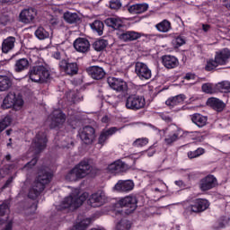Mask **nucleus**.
I'll list each match as a JSON object with an SVG mask.
<instances>
[{
	"mask_svg": "<svg viewBox=\"0 0 230 230\" xmlns=\"http://www.w3.org/2000/svg\"><path fill=\"white\" fill-rule=\"evenodd\" d=\"M79 188L74 189L69 196L66 197L64 200L57 207L58 211H64V209H76L80 208L89 198V193L83 192Z\"/></svg>",
	"mask_w": 230,
	"mask_h": 230,
	"instance_id": "1",
	"label": "nucleus"
},
{
	"mask_svg": "<svg viewBox=\"0 0 230 230\" xmlns=\"http://www.w3.org/2000/svg\"><path fill=\"white\" fill-rule=\"evenodd\" d=\"M53 179V173L48 172V169H41L38 172V178L33 182L31 188L29 190V199H37L42 191H44V186L49 184Z\"/></svg>",
	"mask_w": 230,
	"mask_h": 230,
	"instance_id": "2",
	"label": "nucleus"
},
{
	"mask_svg": "<svg viewBox=\"0 0 230 230\" xmlns=\"http://www.w3.org/2000/svg\"><path fill=\"white\" fill-rule=\"evenodd\" d=\"M230 60V49L227 48L221 49L215 52L214 58L207 61L205 66L206 71H213L219 66H227Z\"/></svg>",
	"mask_w": 230,
	"mask_h": 230,
	"instance_id": "3",
	"label": "nucleus"
},
{
	"mask_svg": "<svg viewBox=\"0 0 230 230\" xmlns=\"http://www.w3.org/2000/svg\"><path fill=\"white\" fill-rule=\"evenodd\" d=\"M49 70L44 65L34 66L29 71V78L36 84H46L49 79Z\"/></svg>",
	"mask_w": 230,
	"mask_h": 230,
	"instance_id": "4",
	"label": "nucleus"
},
{
	"mask_svg": "<svg viewBox=\"0 0 230 230\" xmlns=\"http://www.w3.org/2000/svg\"><path fill=\"white\" fill-rule=\"evenodd\" d=\"M24 106V100L22 95L15 94V93H9L4 99L1 105L2 109H14V111H21Z\"/></svg>",
	"mask_w": 230,
	"mask_h": 230,
	"instance_id": "5",
	"label": "nucleus"
},
{
	"mask_svg": "<svg viewBox=\"0 0 230 230\" xmlns=\"http://www.w3.org/2000/svg\"><path fill=\"white\" fill-rule=\"evenodd\" d=\"M145 105H146L145 97L137 94L128 95L125 102V107L128 111H139L144 109Z\"/></svg>",
	"mask_w": 230,
	"mask_h": 230,
	"instance_id": "6",
	"label": "nucleus"
},
{
	"mask_svg": "<svg viewBox=\"0 0 230 230\" xmlns=\"http://www.w3.org/2000/svg\"><path fill=\"white\" fill-rule=\"evenodd\" d=\"M118 206L120 208H126V215H130V213L136 211L137 208V199L136 196H127L118 201Z\"/></svg>",
	"mask_w": 230,
	"mask_h": 230,
	"instance_id": "7",
	"label": "nucleus"
},
{
	"mask_svg": "<svg viewBox=\"0 0 230 230\" xmlns=\"http://www.w3.org/2000/svg\"><path fill=\"white\" fill-rule=\"evenodd\" d=\"M164 134V144L167 146H172L173 143L179 141V137L181 136V128H179L177 126H171L166 129Z\"/></svg>",
	"mask_w": 230,
	"mask_h": 230,
	"instance_id": "8",
	"label": "nucleus"
},
{
	"mask_svg": "<svg viewBox=\"0 0 230 230\" xmlns=\"http://www.w3.org/2000/svg\"><path fill=\"white\" fill-rule=\"evenodd\" d=\"M48 122L50 128H57V127H60V125H64L66 122V114L61 110H54L49 116Z\"/></svg>",
	"mask_w": 230,
	"mask_h": 230,
	"instance_id": "9",
	"label": "nucleus"
},
{
	"mask_svg": "<svg viewBox=\"0 0 230 230\" xmlns=\"http://www.w3.org/2000/svg\"><path fill=\"white\" fill-rule=\"evenodd\" d=\"M135 73L140 80H150L152 78V70L143 62H137L135 64Z\"/></svg>",
	"mask_w": 230,
	"mask_h": 230,
	"instance_id": "10",
	"label": "nucleus"
},
{
	"mask_svg": "<svg viewBox=\"0 0 230 230\" xmlns=\"http://www.w3.org/2000/svg\"><path fill=\"white\" fill-rule=\"evenodd\" d=\"M48 143L45 132H39L32 141L31 147L34 149L35 154H40Z\"/></svg>",
	"mask_w": 230,
	"mask_h": 230,
	"instance_id": "11",
	"label": "nucleus"
},
{
	"mask_svg": "<svg viewBox=\"0 0 230 230\" xmlns=\"http://www.w3.org/2000/svg\"><path fill=\"white\" fill-rule=\"evenodd\" d=\"M128 164L119 160L109 164L107 167V172L112 175H119V173H125L128 172Z\"/></svg>",
	"mask_w": 230,
	"mask_h": 230,
	"instance_id": "12",
	"label": "nucleus"
},
{
	"mask_svg": "<svg viewBox=\"0 0 230 230\" xmlns=\"http://www.w3.org/2000/svg\"><path fill=\"white\" fill-rule=\"evenodd\" d=\"M79 137L84 145H91L94 141V128L91 126H86L79 130Z\"/></svg>",
	"mask_w": 230,
	"mask_h": 230,
	"instance_id": "13",
	"label": "nucleus"
},
{
	"mask_svg": "<svg viewBox=\"0 0 230 230\" xmlns=\"http://www.w3.org/2000/svg\"><path fill=\"white\" fill-rule=\"evenodd\" d=\"M107 196H105V192H96L88 198L87 204L91 206V208H100V206L105 204Z\"/></svg>",
	"mask_w": 230,
	"mask_h": 230,
	"instance_id": "14",
	"label": "nucleus"
},
{
	"mask_svg": "<svg viewBox=\"0 0 230 230\" xmlns=\"http://www.w3.org/2000/svg\"><path fill=\"white\" fill-rule=\"evenodd\" d=\"M136 184L132 180H119L114 186V190L119 193H130Z\"/></svg>",
	"mask_w": 230,
	"mask_h": 230,
	"instance_id": "15",
	"label": "nucleus"
},
{
	"mask_svg": "<svg viewBox=\"0 0 230 230\" xmlns=\"http://www.w3.org/2000/svg\"><path fill=\"white\" fill-rule=\"evenodd\" d=\"M208 208H209V201L206 199H196L189 207L192 213H202Z\"/></svg>",
	"mask_w": 230,
	"mask_h": 230,
	"instance_id": "16",
	"label": "nucleus"
},
{
	"mask_svg": "<svg viewBox=\"0 0 230 230\" xmlns=\"http://www.w3.org/2000/svg\"><path fill=\"white\" fill-rule=\"evenodd\" d=\"M217 184V178L209 174L200 180L199 189L201 190V191H209V190H213V188H215Z\"/></svg>",
	"mask_w": 230,
	"mask_h": 230,
	"instance_id": "17",
	"label": "nucleus"
},
{
	"mask_svg": "<svg viewBox=\"0 0 230 230\" xmlns=\"http://www.w3.org/2000/svg\"><path fill=\"white\" fill-rule=\"evenodd\" d=\"M108 84L113 91H117V93H123V91L127 90V83L119 78L109 77Z\"/></svg>",
	"mask_w": 230,
	"mask_h": 230,
	"instance_id": "18",
	"label": "nucleus"
},
{
	"mask_svg": "<svg viewBox=\"0 0 230 230\" xmlns=\"http://www.w3.org/2000/svg\"><path fill=\"white\" fill-rule=\"evenodd\" d=\"M35 17H37V11L33 8L24 9L20 13V21L24 22V24L33 22Z\"/></svg>",
	"mask_w": 230,
	"mask_h": 230,
	"instance_id": "19",
	"label": "nucleus"
},
{
	"mask_svg": "<svg viewBox=\"0 0 230 230\" xmlns=\"http://www.w3.org/2000/svg\"><path fill=\"white\" fill-rule=\"evenodd\" d=\"M59 67L61 71H64L66 75H76V73H78V65H76V63H69L66 59L59 62Z\"/></svg>",
	"mask_w": 230,
	"mask_h": 230,
	"instance_id": "20",
	"label": "nucleus"
},
{
	"mask_svg": "<svg viewBox=\"0 0 230 230\" xmlns=\"http://www.w3.org/2000/svg\"><path fill=\"white\" fill-rule=\"evenodd\" d=\"M74 48L79 53H87L89 48H91V43H89L87 39L78 38L74 41Z\"/></svg>",
	"mask_w": 230,
	"mask_h": 230,
	"instance_id": "21",
	"label": "nucleus"
},
{
	"mask_svg": "<svg viewBox=\"0 0 230 230\" xmlns=\"http://www.w3.org/2000/svg\"><path fill=\"white\" fill-rule=\"evenodd\" d=\"M143 34L141 32L128 31L122 32L119 35V40H123V42H131L132 40H137V39H141Z\"/></svg>",
	"mask_w": 230,
	"mask_h": 230,
	"instance_id": "22",
	"label": "nucleus"
},
{
	"mask_svg": "<svg viewBox=\"0 0 230 230\" xmlns=\"http://www.w3.org/2000/svg\"><path fill=\"white\" fill-rule=\"evenodd\" d=\"M117 131H118V128H116V127L102 130L99 136L98 144L102 145V146H103V145H105L107 143V141H109V138L111 136H114V134H116Z\"/></svg>",
	"mask_w": 230,
	"mask_h": 230,
	"instance_id": "23",
	"label": "nucleus"
},
{
	"mask_svg": "<svg viewBox=\"0 0 230 230\" xmlns=\"http://www.w3.org/2000/svg\"><path fill=\"white\" fill-rule=\"evenodd\" d=\"M184 100H186V95L181 93L174 97H170L169 99H167L165 104L170 109H175V107L182 105V103H184Z\"/></svg>",
	"mask_w": 230,
	"mask_h": 230,
	"instance_id": "24",
	"label": "nucleus"
},
{
	"mask_svg": "<svg viewBox=\"0 0 230 230\" xmlns=\"http://www.w3.org/2000/svg\"><path fill=\"white\" fill-rule=\"evenodd\" d=\"M162 63L167 69H175L179 66V59L174 56L166 55L162 58Z\"/></svg>",
	"mask_w": 230,
	"mask_h": 230,
	"instance_id": "25",
	"label": "nucleus"
},
{
	"mask_svg": "<svg viewBox=\"0 0 230 230\" xmlns=\"http://www.w3.org/2000/svg\"><path fill=\"white\" fill-rule=\"evenodd\" d=\"M77 170L79 171V173H81L82 177H87L89 173L93 172V167L91 164H89L88 160H83L80 164L75 165Z\"/></svg>",
	"mask_w": 230,
	"mask_h": 230,
	"instance_id": "26",
	"label": "nucleus"
},
{
	"mask_svg": "<svg viewBox=\"0 0 230 230\" xmlns=\"http://www.w3.org/2000/svg\"><path fill=\"white\" fill-rule=\"evenodd\" d=\"M88 75L93 78V80H102L105 76V71L100 66H90L87 69Z\"/></svg>",
	"mask_w": 230,
	"mask_h": 230,
	"instance_id": "27",
	"label": "nucleus"
},
{
	"mask_svg": "<svg viewBox=\"0 0 230 230\" xmlns=\"http://www.w3.org/2000/svg\"><path fill=\"white\" fill-rule=\"evenodd\" d=\"M8 215H10V202L4 201L0 205V225L8 222Z\"/></svg>",
	"mask_w": 230,
	"mask_h": 230,
	"instance_id": "28",
	"label": "nucleus"
},
{
	"mask_svg": "<svg viewBox=\"0 0 230 230\" xmlns=\"http://www.w3.org/2000/svg\"><path fill=\"white\" fill-rule=\"evenodd\" d=\"M190 119L194 125L202 128V127H206L208 124V118L200 113H194L190 115Z\"/></svg>",
	"mask_w": 230,
	"mask_h": 230,
	"instance_id": "29",
	"label": "nucleus"
},
{
	"mask_svg": "<svg viewBox=\"0 0 230 230\" xmlns=\"http://www.w3.org/2000/svg\"><path fill=\"white\" fill-rule=\"evenodd\" d=\"M207 103L209 105V107H212V109L217 112H222V111H224L226 108V103L215 97L208 98Z\"/></svg>",
	"mask_w": 230,
	"mask_h": 230,
	"instance_id": "30",
	"label": "nucleus"
},
{
	"mask_svg": "<svg viewBox=\"0 0 230 230\" xmlns=\"http://www.w3.org/2000/svg\"><path fill=\"white\" fill-rule=\"evenodd\" d=\"M104 22L106 26L113 28V30H119V28L123 27V20L118 16L107 18Z\"/></svg>",
	"mask_w": 230,
	"mask_h": 230,
	"instance_id": "31",
	"label": "nucleus"
},
{
	"mask_svg": "<svg viewBox=\"0 0 230 230\" xmlns=\"http://www.w3.org/2000/svg\"><path fill=\"white\" fill-rule=\"evenodd\" d=\"M80 179H84V177L76 166L70 170L69 172L66 175V181H68V182H76V181H80Z\"/></svg>",
	"mask_w": 230,
	"mask_h": 230,
	"instance_id": "32",
	"label": "nucleus"
},
{
	"mask_svg": "<svg viewBox=\"0 0 230 230\" xmlns=\"http://www.w3.org/2000/svg\"><path fill=\"white\" fill-rule=\"evenodd\" d=\"M155 28L160 33H168V31H172V22L164 19L162 22L156 23Z\"/></svg>",
	"mask_w": 230,
	"mask_h": 230,
	"instance_id": "33",
	"label": "nucleus"
},
{
	"mask_svg": "<svg viewBox=\"0 0 230 230\" xmlns=\"http://www.w3.org/2000/svg\"><path fill=\"white\" fill-rule=\"evenodd\" d=\"M146 10H148V4H137L130 5L128 8V11L129 12V13H133V14L145 13Z\"/></svg>",
	"mask_w": 230,
	"mask_h": 230,
	"instance_id": "34",
	"label": "nucleus"
},
{
	"mask_svg": "<svg viewBox=\"0 0 230 230\" xmlns=\"http://www.w3.org/2000/svg\"><path fill=\"white\" fill-rule=\"evenodd\" d=\"M15 48V38L8 37L2 43V51L3 53H8L12 51V49Z\"/></svg>",
	"mask_w": 230,
	"mask_h": 230,
	"instance_id": "35",
	"label": "nucleus"
},
{
	"mask_svg": "<svg viewBox=\"0 0 230 230\" xmlns=\"http://www.w3.org/2000/svg\"><path fill=\"white\" fill-rule=\"evenodd\" d=\"M30 67V61L27 58H20L16 61L14 69L16 73H21L22 71H26Z\"/></svg>",
	"mask_w": 230,
	"mask_h": 230,
	"instance_id": "36",
	"label": "nucleus"
},
{
	"mask_svg": "<svg viewBox=\"0 0 230 230\" xmlns=\"http://www.w3.org/2000/svg\"><path fill=\"white\" fill-rule=\"evenodd\" d=\"M91 222H93V219L89 217L81 221L78 220L71 230H85L87 227H89V226H91Z\"/></svg>",
	"mask_w": 230,
	"mask_h": 230,
	"instance_id": "37",
	"label": "nucleus"
},
{
	"mask_svg": "<svg viewBox=\"0 0 230 230\" xmlns=\"http://www.w3.org/2000/svg\"><path fill=\"white\" fill-rule=\"evenodd\" d=\"M12 87V81L6 75H0V93L8 91Z\"/></svg>",
	"mask_w": 230,
	"mask_h": 230,
	"instance_id": "38",
	"label": "nucleus"
},
{
	"mask_svg": "<svg viewBox=\"0 0 230 230\" xmlns=\"http://www.w3.org/2000/svg\"><path fill=\"white\" fill-rule=\"evenodd\" d=\"M90 28L93 30V31H95V33H97L99 36L103 35V22L95 20L93 23L90 24Z\"/></svg>",
	"mask_w": 230,
	"mask_h": 230,
	"instance_id": "39",
	"label": "nucleus"
},
{
	"mask_svg": "<svg viewBox=\"0 0 230 230\" xmlns=\"http://www.w3.org/2000/svg\"><path fill=\"white\" fill-rule=\"evenodd\" d=\"M64 19L68 24H75L77 21H80V18L78 17V13H71L66 12L64 13Z\"/></svg>",
	"mask_w": 230,
	"mask_h": 230,
	"instance_id": "40",
	"label": "nucleus"
},
{
	"mask_svg": "<svg viewBox=\"0 0 230 230\" xmlns=\"http://www.w3.org/2000/svg\"><path fill=\"white\" fill-rule=\"evenodd\" d=\"M35 37H37V39H39L40 40L49 39V31H46L44 27H39L35 31Z\"/></svg>",
	"mask_w": 230,
	"mask_h": 230,
	"instance_id": "41",
	"label": "nucleus"
},
{
	"mask_svg": "<svg viewBox=\"0 0 230 230\" xmlns=\"http://www.w3.org/2000/svg\"><path fill=\"white\" fill-rule=\"evenodd\" d=\"M172 44L173 48L179 49L181 46H184V44H186V38L181 35L175 36L172 40Z\"/></svg>",
	"mask_w": 230,
	"mask_h": 230,
	"instance_id": "42",
	"label": "nucleus"
},
{
	"mask_svg": "<svg viewBox=\"0 0 230 230\" xmlns=\"http://www.w3.org/2000/svg\"><path fill=\"white\" fill-rule=\"evenodd\" d=\"M216 89L220 93H230V82L223 81L216 84Z\"/></svg>",
	"mask_w": 230,
	"mask_h": 230,
	"instance_id": "43",
	"label": "nucleus"
},
{
	"mask_svg": "<svg viewBox=\"0 0 230 230\" xmlns=\"http://www.w3.org/2000/svg\"><path fill=\"white\" fill-rule=\"evenodd\" d=\"M109 45V41L106 40H98L95 42H93V49L95 51H103L105 48Z\"/></svg>",
	"mask_w": 230,
	"mask_h": 230,
	"instance_id": "44",
	"label": "nucleus"
},
{
	"mask_svg": "<svg viewBox=\"0 0 230 230\" xmlns=\"http://www.w3.org/2000/svg\"><path fill=\"white\" fill-rule=\"evenodd\" d=\"M206 150L202 147H199L198 149L194 151H189L187 153V155L189 159H196V157H200V155H204Z\"/></svg>",
	"mask_w": 230,
	"mask_h": 230,
	"instance_id": "45",
	"label": "nucleus"
},
{
	"mask_svg": "<svg viewBox=\"0 0 230 230\" xmlns=\"http://www.w3.org/2000/svg\"><path fill=\"white\" fill-rule=\"evenodd\" d=\"M148 138L147 137H140L137 138L133 143L132 146H135L136 148H141L143 146H146L148 145Z\"/></svg>",
	"mask_w": 230,
	"mask_h": 230,
	"instance_id": "46",
	"label": "nucleus"
},
{
	"mask_svg": "<svg viewBox=\"0 0 230 230\" xmlns=\"http://www.w3.org/2000/svg\"><path fill=\"white\" fill-rule=\"evenodd\" d=\"M130 221L127 219H122L120 222L117 224L115 230H128L130 229Z\"/></svg>",
	"mask_w": 230,
	"mask_h": 230,
	"instance_id": "47",
	"label": "nucleus"
},
{
	"mask_svg": "<svg viewBox=\"0 0 230 230\" xmlns=\"http://www.w3.org/2000/svg\"><path fill=\"white\" fill-rule=\"evenodd\" d=\"M12 124V118L5 117L3 120L0 121V132H3L4 128H7Z\"/></svg>",
	"mask_w": 230,
	"mask_h": 230,
	"instance_id": "48",
	"label": "nucleus"
},
{
	"mask_svg": "<svg viewBox=\"0 0 230 230\" xmlns=\"http://www.w3.org/2000/svg\"><path fill=\"white\" fill-rule=\"evenodd\" d=\"M201 89L203 93H206V94H213V93H215V90L213 89V84L210 83L203 84Z\"/></svg>",
	"mask_w": 230,
	"mask_h": 230,
	"instance_id": "49",
	"label": "nucleus"
},
{
	"mask_svg": "<svg viewBox=\"0 0 230 230\" xmlns=\"http://www.w3.org/2000/svg\"><path fill=\"white\" fill-rule=\"evenodd\" d=\"M109 8H111V10H119V8H121V1L111 0L109 2Z\"/></svg>",
	"mask_w": 230,
	"mask_h": 230,
	"instance_id": "50",
	"label": "nucleus"
},
{
	"mask_svg": "<svg viewBox=\"0 0 230 230\" xmlns=\"http://www.w3.org/2000/svg\"><path fill=\"white\" fill-rule=\"evenodd\" d=\"M160 118L166 123H172V117L166 112L160 113Z\"/></svg>",
	"mask_w": 230,
	"mask_h": 230,
	"instance_id": "51",
	"label": "nucleus"
},
{
	"mask_svg": "<svg viewBox=\"0 0 230 230\" xmlns=\"http://www.w3.org/2000/svg\"><path fill=\"white\" fill-rule=\"evenodd\" d=\"M143 155H146V151H141L139 153H136L131 155L132 159H139L140 157H143Z\"/></svg>",
	"mask_w": 230,
	"mask_h": 230,
	"instance_id": "52",
	"label": "nucleus"
},
{
	"mask_svg": "<svg viewBox=\"0 0 230 230\" xmlns=\"http://www.w3.org/2000/svg\"><path fill=\"white\" fill-rule=\"evenodd\" d=\"M35 164H37V158H33L32 161L27 163L24 168L25 170H30V168H31V166H35Z\"/></svg>",
	"mask_w": 230,
	"mask_h": 230,
	"instance_id": "53",
	"label": "nucleus"
},
{
	"mask_svg": "<svg viewBox=\"0 0 230 230\" xmlns=\"http://www.w3.org/2000/svg\"><path fill=\"white\" fill-rule=\"evenodd\" d=\"M155 154V149L152 146L146 151V155H147V157H154Z\"/></svg>",
	"mask_w": 230,
	"mask_h": 230,
	"instance_id": "54",
	"label": "nucleus"
},
{
	"mask_svg": "<svg viewBox=\"0 0 230 230\" xmlns=\"http://www.w3.org/2000/svg\"><path fill=\"white\" fill-rule=\"evenodd\" d=\"M201 30H202V31H204V33H209V31H211V25L202 24Z\"/></svg>",
	"mask_w": 230,
	"mask_h": 230,
	"instance_id": "55",
	"label": "nucleus"
},
{
	"mask_svg": "<svg viewBox=\"0 0 230 230\" xmlns=\"http://www.w3.org/2000/svg\"><path fill=\"white\" fill-rule=\"evenodd\" d=\"M197 78V75L195 74L188 73L185 75V80H195Z\"/></svg>",
	"mask_w": 230,
	"mask_h": 230,
	"instance_id": "56",
	"label": "nucleus"
},
{
	"mask_svg": "<svg viewBox=\"0 0 230 230\" xmlns=\"http://www.w3.org/2000/svg\"><path fill=\"white\" fill-rule=\"evenodd\" d=\"M227 224H229V217H226L223 222H221L219 224V227H226V226H227Z\"/></svg>",
	"mask_w": 230,
	"mask_h": 230,
	"instance_id": "57",
	"label": "nucleus"
},
{
	"mask_svg": "<svg viewBox=\"0 0 230 230\" xmlns=\"http://www.w3.org/2000/svg\"><path fill=\"white\" fill-rule=\"evenodd\" d=\"M223 3V6L225 8H227V10H230V0H221Z\"/></svg>",
	"mask_w": 230,
	"mask_h": 230,
	"instance_id": "58",
	"label": "nucleus"
},
{
	"mask_svg": "<svg viewBox=\"0 0 230 230\" xmlns=\"http://www.w3.org/2000/svg\"><path fill=\"white\" fill-rule=\"evenodd\" d=\"M174 183L176 184V186H179L180 188H184V181L181 180L175 181Z\"/></svg>",
	"mask_w": 230,
	"mask_h": 230,
	"instance_id": "59",
	"label": "nucleus"
},
{
	"mask_svg": "<svg viewBox=\"0 0 230 230\" xmlns=\"http://www.w3.org/2000/svg\"><path fill=\"white\" fill-rule=\"evenodd\" d=\"M52 57L54 58H56V60H60V52L59 51H56L53 53Z\"/></svg>",
	"mask_w": 230,
	"mask_h": 230,
	"instance_id": "60",
	"label": "nucleus"
},
{
	"mask_svg": "<svg viewBox=\"0 0 230 230\" xmlns=\"http://www.w3.org/2000/svg\"><path fill=\"white\" fill-rule=\"evenodd\" d=\"M12 226H13V222L9 221L5 226V228H4L3 230H12Z\"/></svg>",
	"mask_w": 230,
	"mask_h": 230,
	"instance_id": "61",
	"label": "nucleus"
},
{
	"mask_svg": "<svg viewBox=\"0 0 230 230\" xmlns=\"http://www.w3.org/2000/svg\"><path fill=\"white\" fill-rule=\"evenodd\" d=\"M102 123H109V117L104 116V117L102 119Z\"/></svg>",
	"mask_w": 230,
	"mask_h": 230,
	"instance_id": "62",
	"label": "nucleus"
},
{
	"mask_svg": "<svg viewBox=\"0 0 230 230\" xmlns=\"http://www.w3.org/2000/svg\"><path fill=\"white\" fill-rule=\"evenodd\" d=\"M3 172H4V170L1 169V170H0V177H4V175H6V173H8V171H6V172H4V173H3Z\"/></svg>",
	"mask_w": 230,
	"mask_h": 230,
	"instance_id": "63",
	"label": "nucleus"
},
{
	"mask_svg": "<svg viewBox=\"0 0 230 230\" xmlns=\"http://www.w3.org/2000/svg\"><path fill=\"white\" fill-rule=\"evenodd\" d=\"M91 230H104V229L102 227H97V228H92Z\"/></svg>",
	"mask_w": 230,
	"mask_h": 230,
	"instance_id": "64",
	"label": "nucleus"
}]
</instances>
